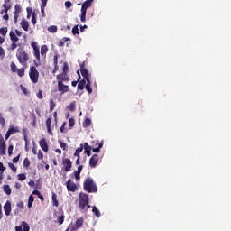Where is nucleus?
I'll list each match as a JSON object with an SVG mask.
<instances>
[{
    "instance_id": "obj_1",
    "label": "nucleus",
    "mask_w": 231,
    "mask_h": 231,
    "mask_svg": "<svg viewBox=\"0 0 231 231\" xmlns=\"http://www.w3.org/2000/svg\"><path fill=\"white\" fill-rule=\"evenodd\" d=\"M31 46L33 50V56L36 59V60H34V66L39 68V66H41V55L42 58L44 60L46 59V55L48 53V45H42L40 47L37 42H32Z\"/></svg>"
},
{
    "instance_id": "obj_2",
    "label": "nucleus",
    "mask_w": 231,
    "mask_h": 231,
    "mask_svg": "<svg viewBox=\"0 0 231 231\" xmlns=\"http://www.w3.org/2000/svg\"><path fill=\"white\" fill-rule=\"evenodd\" d=\"M79 207L82 212H88V208H91L89 206V196L86 193H79Z\"/></svg>"
},
{
    "instance_id": "obj_3",
    "label": "nucleus",
    "mask_w": 231,
    "mask_h": 231,
    "mask_svg": "<svg viewBox=\"0 0 231 231\" xmlns=\"http://www.w3.org/2000/svg\"><path fill=\"white\" fill-rule=\"evenodd\" d=\"M69 65L68 62L63 63V68H62V73L58 74L56 76V80L58 82H69L70 78H69Z\"/></svg>"
},
{
    "instance_id": "obj_4",
    "label": "nucleus",
    "mask_w": 231,
    "mask_h": 231,
    "mask_svg": "<svg viewBox=\"0 0 231 231\" xmlns=\"http://www.w3.org/2000/svg\"><path fill=\"white\" fill-rule=\"evenodd\" d=\"M83 189L84 190H86V192H88L89 194L93 192H98V188L97 187V184L95 183L93 179H91V177H88L85 180L83 183Z\"/></svg>"
},
{
    "instance_id": "obj_5",
    "label": "nucleus",
    "mask_w": 231,
    "mask_h": 231,
    "mask_svg": "<svg viewBox=\"0 0 231 231\" xmlns=\"http://www.w3.org/2000/svg\"><path fill=\"white\" fill-rule=\"evenodd\" d=\"M16 58L18 62H20L22 66H26V63L28 62V60H30V56L28 55V53L24 51L23 49H21V48L17 49Z\"/></svg>"
},
{
    "instance_id": "obj_6",
    "label": "nucleus",
    "mask_w": 231,
    "mask_h": 231,
    "mask_svg": "<svg viewBox=\"0 0 231 231\" xmlns=\"http://www.w3.org/2000/svg\"><path fill=\"white\" fill-rule=\"evenodd\" d=\"M29 77L32 84L39 82V70L35 66H31L29 70Z\"/></svg>"
},
{
    "instance_id": "obj_7",
    "label": "nucleus",
    "mask_w": 231,
    "mask_h": 231,
    "mask_svg": "<svg viewBox=\"0 0 231 231\" xmlns=\"http://www.w3.org/2000/svg\"><path fill=\"white\" fill-rule=\"evenodd\" d=\"M62 165L65 172H69V171H71V167H73V162H71V160L64 158L62 160Z\"/></svg>"
},
{
    "instance_id": "obj_8",
    "label": "nucleus",
    "mask_w": 231,
    "mask_h": 231,
    "mask_svg": "<svg viewBox=\"0 0 231 231\" xmlns=\"http://www.w3.org/2000/svg\"><path fill=\"white\" fill-rule=\"evenodd\" d=\"M65 185L69 192H77V184L71 181V179H69Z\"/></svg>"
},
{
    "instance_id": "obj_9",
    "label": "nucleus",
    "mask_w": 231,
    "mask_h": 231,
    "mask_svg": "<svg viewBox=\"0 0 231 231\" xmlns=\"http://www.w3.org/2000/svg\"><path fill=\"white\" fill-rule=\"evenodd\" d=\"M84 226V217H79L76 220L75 226L70 227V231H77L79 228H82Z\"/></svg>"
},
{
    "instance_id": "obj_10",
    "label": "nucleus",
    "mask_w": 231,
    "mask_h": 231,
    "mask_svg": "<svg viewBox=\"0 0 231 231\" xmlns=\"http://www.w3.org/2000/svg\"><path fill=\"white\" fill-rule=\"evenodd\" d=\"M58 90L61 92V95L69 91V86L65 85L64 82H58Z\"/></svg>"
},
{
    "instance_id": "obj_11",
    "label": "nucleus",
    "mask_w": 231,
    "mask_h": 231,
    "mask_svg": "<svg viewBox=\"0 0 231 231\" xmlns=\"http://www.w3.org/2000/svg\"><path fill=\"white\" fill-rule=\"evenodd\" d=\"M15 231H30V225L26 221H23L21 226H16L14 227Z\"/></svg>"
},
{
    "instance_id": "obj_12",
    "label": "nucleus",
    "mask_w": 231,
    "mask_h": 231,
    "mask_svg": "<svg viewBox=\"0 0 231 231\" xmlns=\"http://www.w3.org/2000/svg\"><path fill=\"white\" fill-rule=\"evenodd\" d=\"M98 160H99V157H98V154H94L90 160H89V166L92 168V169H95V167H97V163H98Z\"/></svg>"
},
{
    "instance_id": "obj_13",
    "label": "nucleus",
    "mask_w": 231,
    "mask_h": 231,
    "mask_svg": "<svg viewBox=\"0 0 231 231\" xmlns=\"http://www.w3.org/2000/svg\"><path fill=\"white\" fill-rule=\"evenodd\" d=\"M5 154H6V144L5 143L3 136L0 134V155L5 156Z\"/></svg>"
},
{
    "instance_id": "obj_14",
    "label": "nucleus",
    "mask_w": 231,
    "mask_h": 231,
    "mask_svg": "<svg viewBox=\"0 0 231 231\" xmlns=\"http://www.w3.org/2000/svg\"><path fill=\"white\" fill-rule=\"evenodd\" d=\"M39 145L44 152H48V151H50V148L48 147V143L44 138L40 140Z\"/></svg>"
},
{
    "instance_id": "obj_15",
    "label": "nucleus",
    "mask_w": 231,
    "mask_h": 231,
    "mask_svg": "<svg viewBox=\"0 0 231 231\" xmlns=\"http://www.w3.org/2000/svg\"><path fill=\"white\" fill-rule=\"evenodd\" d=\"M4 211L5 216H10V213L12 212V202H10V200H7L4 205Z\"/></svg>"
},
{
    "instance_id": "obj_16",
    "label": "nucleus",
    "mask_w": 231,
    "mask_h": 231,
    "mask_svg": "<svg viewBox=\"0 0 231 231\" xmlns=\"http://www.w3.org/2000/svg\"><path fill=\"white\" fill-rule=\"evenodd\" d=\"M15 133H19V130H17V128H14V126H10L5 134V140H8V138H10L12 134H15Z\"/></svg>"
},
{
    "instance_id": "obj_17",
    "label": "nucleus",
    "mask_w": 231,
    "mask_h": 231,
    "mask_svg": "<svg viewBox=\"0 0 231 231\" xmlns=\"http://www.w3.org/2000/svg\"><path fill=\"white\" fill-rule=\"evenodd\" d=\"M59 214H60V216H58V217H57V223L59 225H63L64 219H66V217L64 216V210L59 209Z\"/></svg>"
},
{
    "instance_id": "obj_18",
    "label": "nucleus",
    "mask_w": 231,
    "mask_h": 231,
    "mask_svg": "<svg viewBox=\"0 0 231 231\" xmlns=\"http://www.w3.org/2000/svg\"><path fill=\"white\" fill-rule=\"evenodd\" d=\"M91 5H93V0H87L82 4L81 10L88 12V8H91Z\"/></svg>"
},
{
    "instance_id": "obj_19",
    "label": "nucleus",
    "mask_w": 231,
    "mask_h": 231,
    "mask_svg": "<svg viewBox=\"0 0 231 231\" xmlns=\"http://www.w3.org/2000/svg\"><path fill=\"white\" fill-rule=\"evenodd\" d=\"M83 149H84V153L87 154V156H91L92 148L89 145V143H85L83 145Z\"/></svg>"
},
{
    "instance_id": "obj_20",
    "label": "nucleus",
    "mask_w": 231,
    "mask_h": 231,
    "mask_svg": "<svg viewBox=\"0 0 231 231\" xmlns=\"http://www.w3.org/2000/svg\"><path fill=\"white\" fill-rule=\"evenodd\" d=\"M5 14H8V10L12 8V3L10 0H5L3 5Z\"/></svg>"
},
{
    "instance_id": "obj_21",
    "label": "nucleus",
    "mask_w": 231,
    "mask_h": 231,
    "mask_svg": "<svg viewBox=\"0 0 231 231\" xmlns=\"http://www.w3.org/2000/svg\"><path fill=\"white\" fill-rule=\"evenodd\" d=\"M9 37H10L11 42H19V37H17V34L15 32H14V31H11L9 32Z\"/></svg>"
},
{
    "instance_id": "obj_22",
    "label": "nucleus",
    "mask_w": 231,
    "mask_h": 231,
    "mask_svg": "<svg viewBox=\"0 0 231 231\" xmlns=\"http://www.w3.org/2000/svg\"><path fill=\"white\" fill-rule=\"evenodd\" d=\"M82 151H84V144L81 143L80 146L76 149L74 156H76V158L80 157V152H82Z\"/></svg>"
},
{
    "instance_id": "obj_23",
    "label": "nucleus",
    "mask_w": 231,
    "mask_h": 231,
    "mask_svg": "<svg viewBox=\"0 0 231 231\" xmlns=\"http://www.w3.org/2000/svg\"><path fill=\"white\" fill-rule=\"evenodd\" d=\"M21 26L23 28V30H24V32H28V29L30 28V24L28 23V22L26 20H22L21 22Z\"/></svg>"
},
{
    "instance_id": "obj_24",
    "label": "nucleus",
    "mask_w": 231,
    "mask_h": 231,
    "mask_svg": "<svg viewBox=\"0 0 231 231\" xmlns=\"http://www.w3.org/2000/svg\"><path fill=\"white\" fill-rule=\"evenodd\" d=\"M47 131L50 134H51V118L48 117L45 121Z\"/></svg>"
},
{
    "instance_id": "obj_25",
    "label": "nucleus",
    "mask_w": 231,
    "mask_h": 231,
    "mask_svg": "<svg viewBox=\"0 0 231 231\" xmlns=\"http://www.w3.org/2000/svg\"><path fill=\"white\" fill-rule=\"evenodd\" d=\"M85 88H86V79L79 80V82L78 84V89L82 91V90H84Z\"/></svg>"
},
{
    "instance_id": "obj_26",
    "label": "nucleus",
    "mask_w": 231,
    "mask_h": 231,
    "mask_svg": "<svg viewBox=\"0 0 231 231\" xmlns=\"http://www.w3.org/2000/svg\"><path fill=\"white\" fill-rule=\"evenodd\" d=\"M51 199H52L53 207H59V200L57 199V194L52 193Z\"/></svg>"
},
{
    "instance_id": "obj_27",
    "label": "nucleus",
    "mask_w": 231,
    "mask_h": 231,
    "mask_svg": "<svg viewBox=\"0 0 231 231\" xmlns=\"http://www.w3.org/2000/svg\"><path fill=\"white\" fill-rule=\"evenodd\" d=\"M33 201H35V198H33V195H30L28 199V208H32V205H33Z\"/></svg>"
},
{
    "instance_id": "obj_28",
    "label": "nucleus",
    "mask_w": 231,
    "mask_h": 231,
    "mask_svg": "<svg viewBox=\"0 0 231 231\" xmlns=\"http://www.w3.org/2000/svg\"><path fill=\"white\" fill-rule=\"evenodd\" d=\"M86 14H88V11H84L81 9V14H80L81 23H86Z\"/></svg>"
},
{
    "instance_id": "obj_29",
    "label": "nucleus",
    "mask_w": 231,
    "mask_h": 231,
    "mask_svg": "<svg viewBox=\"0 0 231 231\" xmlns=\"http://www.w3.org/2000/svg\"><path fill=\"white\" fill-rule=\"evenodd\" d=\"M82 125L85 128L89 127V125H91V119H89V117L85 118Z\"/></svg>"
},
{
    "instance_id": "obj_30",
    "label": "nucleus",
    "mask_w": 231,
    "mask_h": 231,
    "mask_svg": "<svg viewBox=\"0 0 231 231\" xmlns=\"http://www.w3.org/2000/svg\"><path fill=\"white\" fill-rule=\"evenodd\" d=\"M4 192L10 196L12 194V189H10L9 185H4Z\"/></svg>"
},
{
    "instance_id": "obj_31",
    "label": "nucleus",
    "mask_w": 231,
    "mask_h": 231,
    "mask_svg": "<svg viewBox=\"0 0 231 231\" xmlns=\"http://www.w3.org/2000/svg\"><path fill=\"white\" fill-rule=\"evenodd\" d=\"M92 212L97 216V217H100V210L96 206L92 207Z\"/></svg>"
},
{
    "instance_id": "obj_32",
    "label": "nucleus",
    "mask_w": 231,
    "mask_h": 231,
    "mask_svg": "<svg viewBox=\"0 0 231 231\" xmlns=\"http://www.w3.org/2000/svg\"><path fill=\"white\" fill-rule=\"evenodd\" d=\"M6 33H8V27L0 28V35H3V37H5Z\"/></svg>"
},
{
    "instance_id": "obj_33",
    "label": "nucleus",
    "mask_w": 231,
    "mask_h": 231,
    "mask_svg": "<svg viewBox=\"0 0 231 231\" xmlns=\"http://www.w3.org/2000/svg\"><path fill=\"white\" fill-rule=\"evenodd\" d=\"M80 73L84 79H89V72L88 71V69H83L82 71H80Z\"/></svg>"
},
{
    "instance_id": "obj_34",
    "label": "nucleus",
    "mask_w": 231,
    "mask_h": 231,
    "mask_svg": "<svg viewBox=\"0 0 231 231\" xmlns=\"http://www.w3.org/2000/svg\"><path fill=\"white\" fill-rule=\"evenodd\" d=\"M102 147H104V143L101 142L98 143V147L93 148L92 151L93 152H100V149H102Z\"/></svg>"
},
{
    "instance_id": "obj_35",
    "label": "nucleus",
    "mask_w": 231,
    "mask_h": 231,
    "mask_svg": "<svg viewBox=\"0 0 231 231\" xmlns=\"http://www.w3.org/2000/svg\"><path fill=\"white\" fill-rule=\"evenodd\" d=\"M19 69H17V65H15V63H14V61L13 62H11V71L13 72V73H17V70H18Z\"/></svg>"
},
{
    "instance_id": "obj_36",
    "label": "nucleus",
    "mask_w": 231,
    "mask_h": 231,
    "mask_svg": "<svg viewBox=\"0 0 231 231\" xmlns=\"http://www.w3.org/2000/svg\"><path fill=\"white\" fill-rule=\"evenodd\" d=\"M48 31L50 32V33H57V26L55 25H51L48 28Z\"/></svg>"
},
{
    "instance_id": "obj_37",
    "label": "nucleus",
    "mask_w": 231,
    "mask_h": 231,
    "mask_svg": "<svg viewBox=\"0 0 231 231\" xmlns=\"http://www.w3.org/2000/svg\"><path fill=\"white\" fill-rule=\"evenodd\" d=\"M77 74H78V80L77 81H72V86H73V88H76L77 87V84H79V80H80V79H81V77H80V71H77Z\"/></svg>"
},
{
    "instance_id": "obj_38",
    "label": "nucleus",
    "mask_w": 231,
    "mask_h": 231,
    "mask_svg": "<svg viewBox=\"0 0 231 231\" xmlns=\"http://www.w3.org/2000/svg\"><path fill=\"white\" fill-rule=\"evenodd\" d=\"M18 77H24V68L16 70Z\"/></svg>"
},
{
    "instance_id": "obj_39",
    "label": "nucleus",
    "mask_w": 231,
    "mask_h": 231,
    "mask_svg": "<svg viewBox=\"0 0 231 231\" xmlns=\"http://www.w3.org/2000/svg\"><path fill=\"white\" fill-rule=\"evenodd\" d=\"M72 33L73 35H79V25H75L73 28H72Z\"/></svg>"
},
{
    "instance_id": "obj_40",
    "label": "nucleus",
    "mask_w": 231,
    "mask_h": 231,
    "mask_svg": "<svg viewBox=\"0 0 231 231\" xmlns=\"http://www.w3.org/2000/svg\"><path fill=\"white\" fill-rule=\"evenodd\" d=\"M59 143H60V147H61L63 151L68 150V144H66V143H63L62 141H59Z\"/></svg>"
},
{
    "instance_id": "obj_41",
    "label": "nucleus",
    "mask_w": 231,
    "mask_h": 231,
    "mask_svg": "<svg viewBox=\"0 0 231 231\" xmlns=\"http://www.w3.org/2000/svg\"><path fill=\"white\" fill-rule=\"evenodd\" d=\"M14 14H16L18 15L21 14V5H14Z\"/></svg>"
},
{
    "instance_id": "obj_42",
    "label": "nucleus",
    "mask_w": 231,
    "mask_h": 231,
    "mask_svg": "<svg viewBox=\"0 0 231 231\" xmlns=\"http://www.w3.org/2000/svg\"><path fill=\"white\" fill-rule=\"evenodd\" d=\"M23 167H24L25 169H28V167H30V159L25 158V159L23 160Z\"/></svg>"
},
{
    "instance_id": "obj_43",
    "label": "nucleus",
    "mask_w": 231,
    "mask_h": 231,
    "mask_svg": "<svg viewBox=\"0 0 231 231\" xmlns=\"http://www.w3.org/2000/svg\"><path fill=\"white\" fill-rule=\"evenodd\" d=\"M52 60L54 66L59 65V54H55Z\"/></svg>"
},
{
    "instance_id": "obj_44",
    "label": "nucleus",
    "mask_w": 231,
    "mask_h": 231,
    "mask_svg": "<svg viewBox=\"0 0 231 231\" xmlns=\"http://www.w3.org/2000/svg\"><path fill=\"white\" fill-rule=\"evenodd\" d=\"M8 167L11 169V171H13L14 172H17V167H15V165H14V163L9 162L8 163Z\"/></svg>"
},
{
    "instance_id": "obj_45",
    "label": "nucleus",
    "mask_w": 231,
    "mask_h": 231,
    "mask_svg": "<svg viewBox=\"0 0 231 231\" xmlns=\"http://www.w3.org/2000/svg\"><path fill=\"white\" fill-rule=\"evenodd\" d=\"M6 125L5 117H3V115L0 114V125H2V127H5V125Z\"/></svg>"
},
{
    "instance_id": "obj_46",
    "label": "nucleus",
    "mask_w": 231,
    "mask_h": 231,
    "mask_svg": "<svg viewBox=\"0 0 231 231\" xmlns=\"http://www.w3.org/2000/svg\"><path fill=\"white\" fill-rule=\"evenodd\" d=\"M18 180L20 181H24V180H26V174L24 173L18 174Z\"/></svg>"
},
{
    "instance_id": "obj_47",
    "label": "nucleus",
    "mask_w": 231,
    "mask_h": 231,
    "mask_svg": "<svg viewBox=\"0 0 231 231\" xmlns=\"http://www.w3.org/2000/svg\"><path fill=\"white\" fill-rule=\"evenodd\" d=\"M85 88L87 89L88 95H91V93H93V88H91V85H86Z\"/></svg>"
},
{
    "instance_id": "obj_48",
    "label": "nucleus",
    "mask_w": 231,
    "mask_h": 231,
    "mask_svg": "<svg viewBox=\"0 0 231 231\" xmlns=\"http://www.w3.org/2000/svg\"><path fill=\"white\" fill-rule=\"evenodd\" d=\"M13 152H14V145L11 144L8 146V156H12Z\"/></svg>"
},
{
    "instance_id": "obj_49",
    "label": "nucleus",
    "mask_w": 231,
    "mask_h": 231,
    "mask_svg": "<svg viewBox=\"0 0 231 231\" xmlns=\"http://www.w3.org/2000/svg\"><path fill=\"white\" fill-rule=\"evenodd\" d=\"M20 89L24 95H28V89L24 86L21 85Z\"/></svg>"
},
{
    "instance_id": "obj_50",
    "label": "nucleus",
    "mask_w": 231,
    "mask_h": 231,
    "mask_svg": "<svg viewBox=\"0 0 231 231\" xmlns=\"http://www.w3.org/2000/svg\"><path fill=\"white\" fill-rule=\"evenodd\" d=\"M60 133H67L66 131V122H64L61 125V127L60 128Z\"/></svg>"
},
{
    "instance_id": "obj_51",
    "label": "nucleus",
    "mask_w": 231,
    "mask_h": 231,
    "mask_svg": "<svg viewBox=\"0 0 231 231\" xmlns=\"http://www.w3.org/2000/svg\"><path fill=\"white\" fill-rule=\"evenodd\" d=\"M37 158H38V160H42L44 158V153H42V152L41 150H39V152H38Z\"/></svg>"
},
{
    "instance_id": "obj_52",
    "label": "nucleus",
    "mask_w": 231,
    "mask_h": 231,
    "mask_svg": "<svg viewBox=\"0 0 231 231\" xmlns=\"http://www.w3.org/2000/svg\"><path fill=\"white\" fill-rule=\"evenodd\" d=\"M16 207L23 210V208H24V203L23 201H20L16 204Z\"/></svg>"
},
{
    "instance_id": "obj_53",
    "label": "nucleus",
    "mask_w": 231,
    "mask_h": 231,
    "mask_svg": "<svg viewBox=\"0 0 231 231\" xmlns=\"http://www.w3.org/2000/svg\"><path fill=\"white\" fill-rule=\"evenodd\" d=\"M0 59H5V49L0 46Z\"/></svg>"
},
{
    "instance_id": "obj_54",
    "label": "nucleus",
    "mask_w": 231,
    "mask_h": 231,
    "mask_svg": "<svg viewBox=\"0 0 231 231\" xmlns=\"http://www.w3.org/2000/svg\"><path fill=\"white\" fill-rule=\"evenodd\" d=\"M75 125V119L69 118V127H73Z\"/></svg>"
},
{
    "instance_id": "obj_55",
    "label": "nucleus",
    "mask_w": 231,
    "mask_h": 231,
    "mask_svg": "<svg viewBox=\"0 0 231 231\" xmlns=\"http://www.w3.org/2000/svg\"><path fill=\"white\" fill-rule=\"evenodd\" d=\"M66 41H68V38H65V39L61 40V41L59 42L58 46H60V48H62V46H64V44H66Z\"/></svg>"
},
{
    "instance_id": "obj_56",
    "label": "nucleus",
    "mask_w": 231,
    "mask_h": 231,
    "mask_svg": "<svg viewBox=\"0 0 231 231\" xmlns=\"http://www.w3.org/2000/svg\"><path fill=\"white\" fill-rule=\"evenodd\" d=\"M5 171H6V167H5L3 162H0V171H1V174H3V172H5Z\"/></svg>"
},
{
    "instance_id": "obj_57",
    "label": "nucleus",
    "mask_w": 231,
    "mask_h": 231,
    "mask_svg": "<svg viewBox=\"0 0 231 231\" xmlns=\"http://www.w3.org/2000/svg\"><path fill=\"white\" fill-rule=\"evenodd\" d=\"M53 109H55V103L51 99L50 111H53Z\"/></svg>"
},
{
    "instance_id": "obj_58",
    "label": "nucleus",
    "mask_w": 231,
    "mask_h": 231,
    "mask_svg": "<svg viewBox=\"0 0 231 231\" xmlns=\"http://www.w3.org/2000/svg\"><path fill=\"white\" fill-rule=\"evenodd\" d=\"M20 158H21V153H19L16 157L13 159V163H17Z\"/></svg>"
},
{
    "instance_id": "obj_59",
    "label": "nucleus",
    "mask_w": 231,
    "mask_h": 231,
    "mask_svg": "<svg viewBox=\"0 0 231 231\" xmlns=\"http://www.w3.org/2000/svg\"><path fill=\"white\" fill-rule=\"evenodd\" d=\"M37 98H39L40 100H42L43 97H42V90H39L37 93Z\"/></svg>"
},
{
    "instance_id": "obj_60",
    "label": "nucleus",
    "mask_w": 231,
    "mask_h": 231,
    "mask_svg": "<svg viewBox=\"0 0 231 231\" xmlns=\"http://www.w3.org/2000/svg\"><path fill=\"white\" fill-rule=\"evenodd\" d=\"M17 49V42H12L11 43V50Z\"/></svg>"
},
{
    "instance_id": "obj_61",
    "label": "nucleus",
    "mask_w": 231,
    "mask_h": 231,
    "mask_svg": "<svg viewBox=\"0 0 231 231\" xmlns=\"http://www.w3.org/2000/svg\"><path fill=\"white\" fill-rule=\"evenodd\" d=\"M74 176L76 180H80V172L79 171H74Z\"/></svg>"
},
{
    "instance_id": "obj_62",
    "label": "nucleus",
    "mask_w": 231,
    "mask_h": 231,
    "mask_svg": "<svg viewBox=\"0 0 231 231\" xmlns=\"http://www.w3.org/2000/svg\"><path fill=\"white\" fill-rule=\"evenodd\" d=\"M65 6L66 8H71L73 6V4L70 1L65 2Z\"/></svg>"
},
{
    "instance_id": "obj_63",
    "label": "nucleus",
    "mask_w": 231,
    "mask_h": 231,
    "mask_svg": "<svg viewBox=\"0 0 231 231\" xmlns=\"http://www.w3.org/2000/svg\"><path fill=\"white\" fill-rule=\"evenodd\" d=\"M68 107L69 111H75V103H70V105Z\"/></svg>"
},
{
    "instance_id": "obj_64",
    "label": "nucleus",
    "mask_w": 231,
    "mask_h": 231,
    "mask_svg": "<svg viewBox=\"0 0 231 231\" xmlns=\"http://www.w3.org/2000/svg\"><path fill=\"white\" fill-rule=\"evenodd\" d=\"M83 69H86V61H83V62L80 64V71H82Z\"/></svg>"
}]
</instances>
